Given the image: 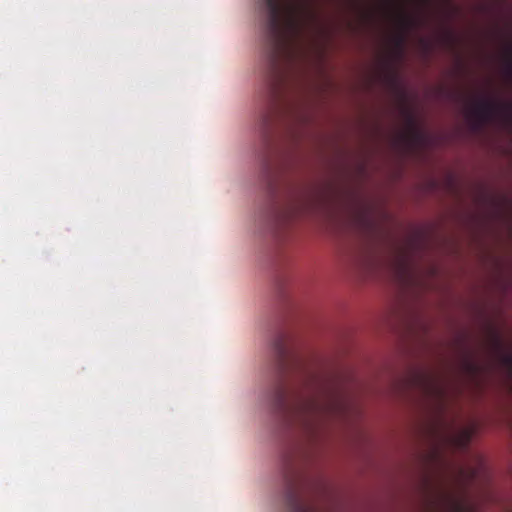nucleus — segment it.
I'll list each match as a JSON object with an SVG mask.
<instances>
[{"label": "nucleus", "mask_w": 512, "mask_h": 512, "mask_svg": "<svg viewBox=\"0 0 512 512\" xmlns=\"http://www.w3.org/2000/svg\"><path fill=\"white\" fill-rule=\"evenodd\" d=\"M259 6L264 18L265 53L274 101L283 82L284 65L292 57L312 13L304 0H259Z\"/></svg>", "instance_id": "1"}, {"label": "nucleus", "mask_w": 512, "mask_h": 512, "mask_svg": "<svg viewBox=\"0 0 512 512\" xmlns=\"http://www.w3.org/2000/svg\"><path fill=\"white\" fill-rule=\"evenodd\" d=\"M288 341V334L284 331H279L271 343V349L273 351L277 370L280 375L279 379L274 384L270 392V404L276 413L283 415L289 414L293 412V410H297L298 412H309L317 410L318 407L314 400L301 401L296 405V407H293L290 404L289 392L284 380V374L290 369L291 366L296 364L298 360L296 356L289 350Z\"/></svg>", "instance_id": "2"}, {"label": "nucleus", "mask_w": 512, "mask_h": 512, "mask_svg": "<svg viewBox=\"0 0 512 512\" xmlns=\"http://www.w3.org/2000/svg\"><path fill=\"white\" fill-rule=\"evenodd\" d=\"M435 506L440 512H476L475 503L465 487H439L435 492Z\"/></svg>", "instance_id": "3"}, {"label": "nucleus", "mask_w": 512, "mask_h": 512, "mask_svg": "<svg viewBox=\"0 0 512 512\" xmlns=\"http://www.w3.org/2000/svg\"><path fill=\"white\" fill-rule=\"evenodd\" d=\"M496 108V100L482 98L471 104L470 113L478 124L482 125L494 119Z\"/></svg>", "instance_id": "4"}, {"label": "nucleus", "mask_w": 512, "mask_h": 512, "mask_svg": "<svg viewBox=\"0 0 512 512\" xmlns=\"http://www.w3.org/2000/svg\"><path fill=\"white\" fill-rule=\"evenodd\" d=\"M286 505L289 512H317L312 506L303 502L293 479H289L287 483Z\"/></svg>", "instance_id": "5"}, {"label": "nucleus", "mask_w": 512, "mask_h": 512, "mask_svg": "<svg viewBox=\"0 0 512 512\" xmlns=\"http://www.w3.org/2000/svg\"><path fill=\"white\" fill-rule=\"evenodd\" d=\"M419 381L424 386L423 388L427 394H432L439 398L444 397V387L436 376L422 373L419 375Z\"/></svg>", "instance_id": "6"}, {"label": "nucleus", "mask_w": 512, "mask_h": 512, "mask_svg": "<svg viewBox=\"0 0 512 512\" xmlns=\"http://www.w3.org/2000/svg\"><path fill=\"white\" fill-rule=\"evenodd\" d=\"M494 119H498L504 126H512V101L496 100Z\"/></svg>", "instance_id": "7"}, {"label": "nucleus", "mask_w": 512, "mask_h": 512, "mask_svg": "<svg viewBox=\"0 0 512 512\" xmlns=\"http://www.w3.org/2000/svg\"><path fill=\"white\" fill-rule=\"evenodd\" d=\"M313 205V201L309 198L303 199L295 204H293L291 207H289L287 210L281 212L279 217L292 219L300 217L302 214L306 213L308 209H310V206Z\"/></svg>", "instance_id": "8"}, {"label": "nucleus", "mask_w": 512, "mask_h": 512, "mask_svg": "<svg viewBox=\"0 0 512 512\" xmlns=\"http://www.w3.org/2000/svg\"><path fill=\"white\" fill-rule=\"evenodd\" d=\"M470 439L471 431L468 429H463L459 431L456 435H453L451 441L458 448L465 449L468 446Z\"/></svg>", "instance_id": "9"}, {"label": "nucleus", "mask_w": 512, "mask_h": 512, "mask_svg": "<svg viewBox=\"0 0 512 512\" xmlns=\"http://www.w3.org/2000/svg\"><path fill=\"white\" fill-rule=\"evenodd\" d=\"M460 477L467 483H473L476 481L478 471L476 469L461 468L459 471Z\"/></svg>", "instance_id": "10"}, {"label": "nucleus", "mask_w": 512, "mask_h": 512, "mask_svg": "<svg viewBox=\"0 0 512 512\" xmlns=\"http://www.w3.org/2000/svg\"><path fill=\"white\" fill-rule=\"evenodd\" d=\"M409 122H410V125H411V130H410V133H409V140L411 142H418L420 141L421 137H422V134L421 132L415 127L414 125V120H413V117L412 116H409Z\"/></svg>", "instance_id": "11"}, {"label": "nucleus", "mask_w": 512, "mask_h": 512, "mask_svg": "<svg viewBox=\"0 0 512 512\" xmlns=\"http://www.w3.org/2000/svg\"><path fill=\"white\" fill-rule=\"evenodd\" d=\"M264 130H265V142L267 144V146H270L271 145V140H270V136H269V130H270V127H271V124H272V116L271 115H266L265 118H264Z\"/></svg>", "instance_id": "12"}, {"label": "nucleus", "mask_w": 512, "mask_h": 512, "mask_svg": "<svg viewBox=\"0 0 512 512\" xmlns=\"http://www.w3.org/2000/svg\"><path fill=\"white\" fill-rule=\"evenodd\" d=\"M401 24L405 30H408L413 25V21L409 16L402 14Z\"/></svg>", "instance_id": "13"}, {"label": "nucleus", "mask_w": 512, "mask_h": 512, "mask_svg": "<svg viewBox=\"0 0 512 512\" xmlns=\"http://www.w3.org/2000/svg\"><path fill=\"white\" fill-rule=\"evenodd\" d=\"M404 43H405V35L404 34L398 35L395 39L396 46L401 50L404 46Z\"/></svg>", "instance_id": "14"}, {"label": "nucleus", "mask_w": 512, "mask_h": 512, "mask_svg": "<svg viewBox=\"0 0 512 512\" xmlns=\"http://www.w3.org/2000/svg\"><path fill=\"white\" fill-rule=\"evenodd\" d=\"M503 363L512 371V356L505 355L503 357Z\"/></svg>", "instance_id": "15"}, {"label": "nucleus", "mask_w": 512, "mask_h": 512, "mask_svg": "<svg viewBox=\"0 0 512 512\" xmlns=\"http://www.w3.org/2000/svg\"><path fill=\"white\" fill-rule=\"evenodd\" d=\"M507 512H512V509L507 510Z\"/></svg>", "instance_id": "16"}]
</instances>
